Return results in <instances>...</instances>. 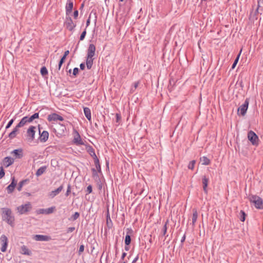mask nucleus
Masks as SVG:
<instances>
[{
	"instance_id": "1",
	"label": "nucleus",
	"mask_w": 263,
	"mask_h": 263,
	"mask_svg": "<svg viewBox=\"0 0 263 263\" xmlns=\"http://www.w3.org/2000/svg\"><path fill=\"white\" fill-rule=\"evenodd\" d=\"M3 219L11 226H13L14 222V217L11 209L7 208L2 209Z\"/></svg>"
},
{
	"instance_id": "2",
	"label": "nucleus",
	"mask_w": 263,
	"mask_h": 263,
	"mask_svg": "<svg viewBox=\"0 0 263 263\" xmlns=\"http://www.w3.org/2000/svg\"><path fill=\"white\" fill-rule=\"evenodd\" d=\"M250 202H253L256 208L258 209H263V202L262 199L256 195H251L249 197Z\"/></svg>"
},
{
	"instance_id": "3",
	"label": "nucleus",
	"mask_w": 263,
	"mask_h": 263,
	"mask_svg": "<svg viewBox=\"0 0 263 263\" xmlns=\"http://www.w3.org/2000/svg\"><path fill=\"white\" fill-rule=\"evenodd\" d=\"M32 209V205L30 202H27L25 204H22L17 207L16 210L20 214H24L30 211Z\"/></svg>"
},
{
	"instance_id": "4",
	"label": "nucleus",
	"mask_w": 263,
	"mask_h": 263,
	"mask_svg": "<svg viewBox=\"0 0 263 263\" xmlns=\"http://www.w3.org/2000/svg\"><path fill=\"white\" fill-rule=\"evenodd\" d=\"M249 104V99L247 98L245 100L243 104H242L241 105H240L238 107V110H237L238 115H239V116L241 115L242 116H244L246 115L247 110L248 108Z\"/></svg>"
},
{
	"instance_id": "5",
	"label": "nucleus",
	"mask_w": 263,
	"mask_h": 263,
	"mask_svg": "<svg viewBox=\"0 0 263 263\" xmlns=\"http://www.w3.org/2000/svg\"><path fill=\"white\" fill-rule=\"evenodd\" d=\"M41 128L40 125H38V129H39V140L42 143H44L46 142L49 138V133L46 130H43L41 132Z\"/></svg>"
},
{
	"instance_id": "6",
	"label": "nucleus",
	"mask_w": 263,
	"mask_h": 263,
	"mask_svg": "<svg viewBox=\"0 0 263 263\" xmlns=\"http://www.w3.org/2000/svg\"><path fill=\"white\" fill-rule=\"evenodd\" d=\"M248 138L252 145H257L258 144V137L253 131L250 130L248 133Z\"/></svg>"
},
{
	"instance_id": "7",
	"label": "nucleus",
	"mask_w": 263,
	"mask_h": 263,
	"mask_svg": "<svg viewBox=\"0 0 263 263\" xmlns=\"http://www.w3.org/2000/svg\"><path fill=\"white\" fill-rule=\"evenodd\" d=\"M0 241L2 243V247L1 248V251L3 252H5L7 250L8 239L7 237L5 235H2L0 237Z\"/></svg>"
},
{
	"instance_id": "8",
	"label": "nucleus",
	"mask_w": 263,
	"mask_h": 263,
	"mask_svg": "<svg viewBox=\"0 0 263 263\" xmlns=\"http://www.w3.org/2000/svg\"><path fill=\"white\" fill-rule=\"evenodd\" d=\"M36 127L34 126H30L27 130V137L30 141H33L35 138Z\"/></svg>"
},
{
	"instance_id": "9",
	"label": "nucleus",
	"mask_w": 263,
	"mask_h": 263,
	"mask_svg": "<svg viewBox=\"0 0 263 263\" xmlns=\"http://www.w3.org/2000/svg\"><path fill=\"white\" fill-rule=\"evenodd\" d=\"M47 119L49 122H51L52 121H57V120L62 121L64 120V118L62 116L59 115L58 114H57L56 113H52V114L49 115L48 116Z\"/></svg>"
},
{
	"instance_id": "10",
	"label": "nucleus",
	"mask_w": 263,
	"mask_h": 263,
	"mask_svg": "<svg viewBox=\"0 0 263 263\" xmlns=\"http://www.w3.org/2000/svg\"><path fill=\"white\" fill-rule=\"evenodd\" d=\"M33 238L36 241H48L51 240L49 236L38 234L34 235Z\"/></svg>"
},
{
	"instance_id": "11",
	"label": "nucleus",
	"mask_w": 263,
	"mask_h": 263,
	"mask_svg": "<svg viewBox=\"0 0 263 263\" xmlns=\"http://www.w3.org/2000/svg\"><path fill=\"white\" fill-rule=\"evenodd\" d=\"M55 209V206H51L47 209H41L37 211L38 214H50L52 213Z\"/></svg>"
},
{
	"instance_id": "12",
	"label": "nucleus",
	"mask_w": 263,
	"mask_h": 263,
	"mask_svg": "<svg viewBox=\"0 0 263 263\" xmlns=\"http://www.w3.org/2000/svg\"><path fill=\"white\" fill-rule=\"evenodd\" d=\"M11 179L12 181L11 183L6 188L8 194L12 193L13 192L14 188L17 184V182L15 180L14 177H12Z\"/></svg>"
},
{
	"instance_id": "13",
	"label": "nucleus",
	"mask_w": 263,
	"mask_h": 263,
	"mask_svg": "<svg viewBox=\"0 0 263 263\" xmlns=\"http://www.w3.org/2000/svg\"><path fill=\"white\" fill-rule=\"evenodd\" d=\"M96 49V47L93 44H89L87 50V57L89 58H93L95 54Z\"/></svg>"
},
{
	"instance_id": "14",
	"label": "nucleus",
	"mask_w": 263,
	"mask_h": 263,
	"mask_svg": "<svg viewBox=\"0 0 263 263\" xmlns=\"http://www.w3.org/2000/svg\"><path fill=\"white\" fill-rule=\"evenodd\" d=\"M66 20L67 21L65 23V25L67 28L70 31H72L76 27V25L74 24L71 17H66Z\"/></svg>"
},
{
	"instance_id": "15",
	"label": "nucleus",
	"mask_w": 263,
	"mask_h": 263,
	"mask_svg": "<svg viewBox=\"0 0 263 263\" xmlns=\"http://www.w3.org/2000/svg\"><path fill=\"white\" fill-rule=\"evenodd\" d=\"M73 7V3L71 0H67L65 7L66 14L69 15L72 12Z\"/></svg>"
},
{
	"instance_id": "16",
	"label": "nucleus",
	"mask_w": 263,
	"mask_h": 263,
	"mask_svg": "<svg viewBox=\"0 0 263 263\" xmlns=\"http://www.w3.org/2000/svg\"><path fill=\"white\" fill-rule=\"evenodd\" d=\"M11 154L14 155L16 159H21L23 157V152L22 148L13 150Z\"/></svg>"
},
{
	"instance_id": "17",
	"label": "nucleus",
	"mask_w": 263,
	"mask_h": 263,
	"mask_svg": "<svg viewBox=\"0 0 263 263\" xmlns=\"http://www.w3.org/2000/svg\"><path fill=\"white\" fill-rule=\"evenodd\" d=\"M133 231L130 228L127 229V234L125 238V244L126 246H129L131 242V237L130 234L132 233Z\"/></svg>"
},
{
	"instance_id": "18",
	"label": "nucleus",
	"mask_w": 263,
	"mask_h": 263,
	"mask_svg": "<svg viewBox=\"0 0 263 263\" xmlns=\"http://www.w3.org/2000/svg\"><path fill=\"white\" fill-rule=\"evenodd\" d=\"M75 133L76 135L74 137L73 142L77 145H83L84 142L82 140L79 133L77 130H75Z\"/></svg>"
},
{
	"instance_id": "19",
	"label": "nucleus",
	"mask_w": 263,
	"mask_h": 263,
	"mask_svg": "<svg viewBox=\"0 0 263 263\" xmlns=\"http://www.w3.org/2000/svg\"><path fill=\"white\" fill-rule=\"evenodd\" d=\"M13 162L14 159L10 157H6L3 160V164L6 167H7L12 164Z\"/></svg>"
},
{
	"instance_id": "20",
	"label": "nucleus",
	"mask_w": 263,
	"mask_h": 263,
	"mask_svg": "<svg viewBox=\"0 0 263 263\" xmlns=\"http://www.w3.org/2000/svg\"><path fill=\"white\" fill-rule=\"evenodd\" d=\"M20 252L22 254L28 256H31L32 255L31 251L25 245L21 247Z\"/></svg>"
},
{
	"instance_id": "21",
	"label": "nucleus",
	"mask_w": 263,
	"mask_h": 263,
	"mask_svg": "<svg viewBox=\"0 0 263 263\" xmlns=\"http://www.w3.org/2000/svg\"><path fill=\"white\" fill-rule=\"evenodd\" d=\"M209 181V179L206 176H204L202 178V184H203V190L205 193H208L207 187L208 185V183Z\"/></svg>"
},
{
	"instance_id": "22",
	"label": "nucleus",
	"mask_w": 263,
	"mask_h": 263,
	"mask_svg": "<svg viewBox=\"0 0 263 263\" xmlns=\"http://www.w3.org/2000/svg\"><path fill=\"white\" fill-rule=\"evenodd\" d=\"M63 189V185L60 186L58 189H57L56 190H55L54 191H52V192H51L50 193V194H49L50 197L52 198H54L55 196L58 195L62 191Z\"/></svg>"
},
{
	"instance_id": "23",
	"label": "nucleus",
	"mask_w": 263,
	"mask_h": 263,
	"mask_svg": "<svg viewBox=\"0 0 263 263\" xmlns=\"http://www.w3.org/2000/svg\"><path fill=\"white\" fill-rule=\"evenodd\" d=\"M84 113L87 120L89 121H91V116L90 109L87 107H84Z\"/></svg>"
},
{
	"instance_id": "24",
	"label": "nucleus",
	"mask_w": 263,
	"mask_h": 263,
	"mask_svg": "<svg viewBox=\"0 0 263 263\" xmlns=\"http://www.w3.org/2000/svg\"><path fill=\"white\" fill-rule=\"evenodd\" d=\"M29 180L28 179H25V180H23L20 181L18 183L17 187V190L18 191H21L22 189L23 186L24 185L29 183Z\"/></svg>"
},
{
	"instance_id": "25",
	"label": "nucleus",
	"mask_w": 263,
	"mask_h": 263,
	"mask_svg": "<svg viewBox=\"0 0 263 263\" xmlns=\"http://www.w3.org/2000/svg\"><path fill=\"white\" fill-rule=\"evenodd\" d=\"M47 169L46 166H43L40 167L36 171L35 175L37 177L40 176L44 174Z\"/></svg>"
},
{
	"instance_id": "26",
	"label": "nucleus",
	"mask_w": 263,
	"mask_h": 263,
	"mask_svg": "<svg viewBox=\"0 0 263 263\" xmlns=\"http://www.w3.org/2000/svg\"><path fill=\"white\" fill-rule=\"evenodd\" d=\"M28 123L27 116L24 117L20 122L18 123V124L16 125L17 127H21L24 126L26 123Z\"/></svg>"
},
{
	"instance_id": "27",
	"label": "nucleus",
	"mask_w": 263,
	"mask_h": 263,
	"mask_svg": "<svg viewBox=\"0 0 263 263\" xmlns=\"http://www.w3.org/2000/svg\"><path fill=\"white\" fill-rule=\"evenodd\" d=\"M198 212L196 210L193 209V216H192V224L193 226H195V223L198 218Z\"/></svg>"
},
{
	"instance_id": "28",
	"label": "nucleus",
	"mask_w": 263,
	"mask_h": 263,
	"mask_svg": "<svg viewBox=\"0 0 263 263\" xmlns=\"http://www.w3.org/2000/svg\"><path fill=\"white\" fill-rule=\"evenodd\" d=\"M18 127H17V126H16L15 127V128L13 129V130L11 133H9L8 137L10 139H13L14 138H15L16 137V133L18 131Z\"/></svg>"
},
{
	"instance_id": "29",
	"label": "nucleus",
	"mask_w": 263,
	"mask_h": 263,
	"mask_svg": "<svg viewBox=\"0 0 263 263\" xmlns=\"http://www.w3.org/2000/svg\"><path fill=\"white\" fill-rule=\"evenodd\" d=\"M93 59L92 58H89L87 57L86 64L88 69H90L92 67L93 64Z\"/></svg>"
},
{
	"instance_id": "30",
	"label": "nucleus",
	"mask_w": 263,
	"mask_h": 263,
	"mask_svg": "<svg viewBox=\"0 0 263 263\" xmlns=\"http://www.w3.org/2000/svg\"><path fill=\"white\" fill-rule=\"evenodd\" d=\"M88 152L94 160H95L96 158H98L95 153V149L91 146H89L88 149Z\"/></svg>"
},
{
	"instance_id": "31",
	"label": "nucleus",
	"mask_w": 263,
	"mask_h": 263,
	"mask_svg": "<svg viewBox=\"0 0 263 263\" xmlns=\"http://www.w3.org/2000/svg\"><path fill=\"white\" fill-rule=\"evenodd\" d=\"M200 161L203 165H209L210 163V160L206 157L203 156L200 158Z\"/></svg>"
},
{
	"instance_id": "32",
	"label": "nucleus",
	"mask_w": 263,
	"mask_h": 263,
	"mask_svg": "<svg viewBox=\"0 0 263 263\" xmlns=\"http://www.w3.org/2000/svg\"><path fill=\"white\" fill-rule=\"evenodd\" d=\"M57 149V146L55 145H51V146H48L46 148V151L47 153H53Z\"/></svg>"
},
{
	"instance_id": "33",
	"label": "nucleus",
	"mask_w": 263,
	"mask_h": 263,
	"mask_svg": "<svg viewBox=\"0 0 263 263\" xmlns=\"http://www.w3.org/2000/svg\"><path fill=\"white\" fill-rule=\"evenodd\" d=\"M94 162L98 171L99 172H100L101 171V168L99 159L98 158H96V159L94 160Z\"/></svg>"
},
{
	"instance_id": "34",
	"label": "nucleus",
	"mask_w": 263,
	"mask_h": 263,
	"mask_svg": "<svg viewBox=\"0 0 263 263\" xmlns=\"http://www.w3.org/2000/svg\"><path fill=\"white\" fill-rule=\"evenodd\" d=\"M239 214H240L239 219H240V221L243 222L246 219V214L245 212L241 210Z\"/></svg>"
},
{
	"instance_id": "35",
	"label": "nucleus",
	"mask_w": 263,
	"mask_h": 263,
	"mask_svg": "<svg viewBox=\"0 0 263 263\" xmlns=\"http://www.w3.org/2000/svg\"><path fill=\"white\" fill-rule=\"evenodd\" d=\"M168 223V220H167L165 222V224L162 228V235L163 236H165V235L166 234V232H167V225Z\"/></svg>"
},
{
	"instance_id": "36",
	"label": "nucleus",
	"mask_w": 263,
	"mask_h": 263,
	"mask_svg": "<svg viewBox=\"0 0 263 263\" xmlns=\"http://www.w3.org/2000/svg\"><path fill=\"white\" fill-rule=\"evenodd\" d=\"M90 249H91V254H95L96 255H98V254L99 253V251L98 250H96L94 244H91V245Z\"/></svg>"
},
{
	"instance_id": "37",
	"label": "nucleus",
	"mask_w": 263,
	"mask_h": 263,
	"mask_svg": "<svg viewBox=\"0 0 263 263\" xmlns=\"http://www.w3.org/2000/svg\"><path fill=\"white\" fill-rule=\"evenodd\" d=\"M258 8H260V11H263V0L257 1Z\"/></svg>"
},
{
	"instance_id": "38",
	"label": "nucleus",
	"mask_w": 263,
	"mask_h": 263,
	"mask_svg": "<svg viewBox=\"0 0 263 263\" xmlns=\"http://www.w3.org/2000/svg\"><path fill=\"white\" fill-rule=\"evenodd\" d=\"M41 73L42 76H45L48 74V70L45 67H42L41 69Z\"/></svg>"
},
{
	"instance_id": "39",
	"label": "nucleus",
	"mask_w": 263,
	"mask_h": 263,
	"mask_svg": "<svg viewBox=\"0 0 263 263\" xmlns=\"http://www.w3.org/2000/svg\"><path fill=\"white\" fill-rule=\"evenodd\" d=\"M196 161L195 160H192L190 162L189 165H188V168L190 170H193L195 166Z\"/></svg>"
},
{
	"instance_id": "40",
	"label": "nucleus",
	"mask_w": 263,
	"mask_h": 263,
	"mask_svg": "<svg viewBox=\"0 0 263 263\" xmlns=\"http://www.w3.org/2000/svg\"><path fill=\"white\" fill-rule=\"evenodd\" d=\"M80 216V214L78 212H75L74 214H73L71 217L70 220L73 221L77 219Z\"/></svg>"
},
{
	"instance_id": "41",
	"label": "nucleus",
	"mask_w": 263,
	"mask_h": 263,
	"mask_svg": "<svg viewBox=\"0 0 263 263\" xmlns=\"http://www.w3.org/2000/svg\"><path fill=\"white\" fill-rule=\"evenodd\" d=\"M239 56H240V53L238 54V55H237V57H236V58L235 59L232 66V67L231 68L232 69H234L235 67H236L238 62V60H239Z\"/></svg>"
},
{
	"instance_id": "42",
	"label": "nucleus",
	"mask_w": 263,
	"mask_h": 263,
	"mask_svg": "<svg viewBox=\"0 0 263 263\" xmlns=\"http://www.w3.org/2000/svg\"><path fill=\"white\" fill-rule=\"evenodd\" d=\"M65 59H66L65 58V57L64 58L62 57V58L61 59V60H60V62L59 63V64H58V70H60L62 64L65 62Z\"/></svg>"
},
{
	"instance_id": "43",
	"label": "nucleus",
	"mask_w": 263,
	"mask_h": 263,
	"mask_svg": "<svg viewBox=\"0 0 263 263\" xmlns=\"http://www.w3.org/2000/svg\"><path fill=\"white\" fill-rule=\"evenodd\" d=\"M86 29L82 32V33H81V35H80V41H82L84 39L85 36H86Z\"/></svg>"
},
{
	"instance_id": "44",
	"label": "nucleus",
	"mask_w": 263,
	"mask_h": 263,
	"mask_svg": "<svg viewBox=\"0 0 263 263\" xmlns=\"http://www.w3.org/2000/svg\"><path fill=\"white\" fill-rule=\"evenodd\" d=\"M84 246L83 245H81L80 246V248H79V249L78 250V254L79 255H80L84 251Z\"/></svg>"
},
{
	"instance_id": "45",
	"label": "nucleus",
	"mask_w": 263,
	"mask_h": 263,
	"mask_svg": "<svg viewBox=\"0 0 263 263\" xmlns=\"http://www.w3.org/2000/svg\"><path fill=\"white\" fill-rule=\"evenodd\" d=\"M14 121V119H11L9 122L8 123L7 125H6V129H8L9 128V127H10V126L12 125V124H13V122Z\"/></svg>"
},
{
	"instance_id": "46",
	"label": "nucleus",
	"mask_w": 263,
	"mask_h": 263,
	"mask_svg": "<svg viewBox=\"0 0 263 263\" xmlns=\"http://www.w3.org/2000/svg\"><path fill=\"white\" fill-rule=\"evenodd\" d=\"M92 191V186L91 185H89L87 187V189H86V192H87V194H89L90 193H91Z\"/></svg>"
},
{
	"instance_id": "47",
	"label": "nucleus",
	"mask_w": 263,
	"mask_h": 263,
	"mask_svg": "<svg viewBox=\"0 0 263 263\" xmlns=\"http://www.w3.org/2000/svg\"><path fill=\"white\" fill-rule=\"evenodd\" d=\"M70 192H71V186L70 184H68V185L67 186V191L65 193V196L67 197L68 196Z\"/></svg>"
},
{
	"instance_id": "48",
	"label": "nucleus",
	"mask_w": 263,
	"mask_h": 263,
	"mask_svg": "<svg viewBox=\"0 0 263 263\" xmlns=\"http://www.w3.org/2000/svg\"><path fill=\"white\" fill-rule=\"evenodd\" d=\"M92 172V176L93 177H99L98 174L95 168H92L91 169Z\"/></svg>"
},
{
	"instance_id": "49",
	"label": "nucleus",
	"mask_w": 263,
	"mask_h": 263,
	"mask_svg": "<svg viewBox=\"0 0 263 263\" xmlns=\"http://www.w3.org/2000/svg\"><path fill=\"white\" fill-rule=\"evenodd\" d=\"M79 71V69L78 68H77V67L74 68V69L73 70V73H72L73 75L76 77L78 74Z\"/></svg>"
},
{
	"instance_id": "50",
	"label": "nucleus",
	"mask_w": 263,
	"mask_h": 263,
	"mask_svg": "<svg viewBox=\"0 0 263 263\" xmlns=\"http://www.w3.org/2000/svg\"><path fill=\"white\" fill-rule=\"evenodd\" d=\"M5 176V172L3 167H1L0 170V179L2 178Z\"/></svg>"
},
{
	"instance_id": "51",
	"label": "nucleus",
	"mask_w": 263,
	"mask_h": 263,
	"mask_svg": "<svg viewBox=\"0 0 263 263\" xmlns=\"http://www.w3.org/2000/svg\"><path fill=\"white\" fill-rule=\"evenodd\" d=\"M91 14H92V12L89 14V17H88V18L87 19V20L86 21V27H87L89 25V24H90V17H91Z\"/></svg>"
},
{
	"instance_id": "52",
	"label": "nucleus",
	"mask_w": 263,
	"mask_h": 263,
	"mask_svg": "<svg viewBox=\"0 0 263 263\" xmlns=\"http://www.w3.org/2000/svg\"><path fill=\"white\" fill-rule=\"evenodd\" d=\"M27 119L28 123H30L32 122L33 120H34V119L33 118L32 115L30 117L27 116Z\"/></svg>"
},
{
	"instance_id": "53",
	"label": "nucleus",
	"mask_w": 263,
	"mask_h": 263,
	"mask_svg": "<svg viewBox=\"0 0 263 263\" xmlns=\"http://www.w3.org/2000/svg\"><path fill=\"white\" fill-rule=\"evenodd\" d=\"M79 14V12L77 10H74L73 12V17L75 19H77L78 18Z\"/></svg>"
},
{
	"instance_id": "54",
	"label": "nucleus",
	"mask_w": 263,
	"mask_h": 263,
	"mask_svg": "<svg viewBox=\"0 0 263 263\" xmlns=\"http://www.w3.org/2000/svg\"><path fill=\"white\" fill-rule=\"evenodd\" d=\"M75 230L74 227H69L68 228L67 230V233H71L72 232Z\"/></svg>"
},
{
	"instance_id": "55",
	"label": "nucleus",
	"mask_w": 263,
	"mask_h": 263,
	"mask_svg": "<svg viewBox=\"0 0 263 263\" xmlns=\"http://www.w3.org/2000/svg\"><path fill=\"white\" fill-rule=\"evenodd\" d=\"M116 122H118L121 120L120 115L119 114H116Z\"/></svg>"
},
{
	"instance_id": "56",
	"label": "nucleus",
	"mask_w": 263,
	"mask_h": 263,
	"mask_svg": "<svg viewBox=\"0 0 263 263\" xmlns=\"http://www.w3.org/2000/svg\"><path fill=\"white\" fill-rule=\"evenodd\" d=\"M97 185H98V189L99 190H101L102 189V183L100 181L98 182Z\"/></svg>"
},
{
	"instance_id": "57",
	"label": "nucleus",
	"mask_w": 263,
	"mask_h": 263,
	"mask_svg": "<svg viewBox=\"0 0 263 263\" xmlns=\"http://www.w3.org/2000/svg\"><path fill=\"white\" fill-rule=\"evenodd\" d=\"M32 116L34 119H37L39 117V114L38 112H35L33 115H32Z\"/></svg>"
},
{
	"instance_id": "58",
	"label": "nucleus",
	"mask_w": 263,
	"mask_h": 263,
	"mask_svg": "<svg viewBox=\"0 0 263 263\" xmlns=\"http://www.w3.org/2000/svg\"><path fill=\"white\" fill-rule=\"evenodd\" d=\"M69 50L65 51L64 52V54L62 57H63V58L65 57V58L66 59V57L69 54Z\"/></svg>"
},
{
	"instance_id": "59",
	"label": "nucleus",
	"mask_w": 263,
	"mask_h": 263,
	"mask_svg": "<svg viewBox=\"0 0 263 263\" xmlns=\"http://www.w3.org/2000/svg\"><path fill=\"white\" fill-rule=\"evenodd\" d=\"M80 67L81 70H84L85 67V65L84 63H81L80 65Z\"/></svg>"
},
{
	"instance_id": "60",
	"label": "nucleus",
	"mask_w": 263,
	"mask_h": 263,
	"mask_svg": "<svg viewBox=\"0 0 263 263\" xmlns=\"http://www.w3.org/2000/svg\"><path fill=\"white\" fill-rule=\"evenodd\" d=\"M185 235L184 234L183 237H182L181 239V245H182L183 243L184 242L185 240Z\"/></svg>"
},
{
	"instance_id": "61",
	"label": "nucleus",
	"mask_w": 263,
	"mask_h": 263,
	"mask_svg": "<svg viewBox=\"0 0 263 263\" xmlns=\"http://www.w3.org/2000/svg\"><path fill=\"white\" fill-rule=\"evenodd\" d=\"M139 259L138 255L134 259L132 263H135Z\"/></svg>"
},
{
	"instance_id": "62",
	"label": "nucleus",
	"mask_w": 263,
	"mask_h": 263,
	"mask_svg": "<svg viewBox=\"0 0 263 263\" xmlns=\"http://www.w3.org/2000/svg\"><path fill=\"white\" fill-rule=\"evenodd\" d=\"M138 85H139V82H135L134 84L135 89H136L138 87Z\"/></svg>"
},
{
	"instance_id": "63",
	"label": "nucleus",
	"mask_w": 263,
	"mask_h": 263,
	"mask_svg": "<svg viewBox=\"0 0 263 263\" xmlns=\"http://www.w3.org/2000/svg\"><path fill=\"white\" fill-rule=\"evenodd\" d=\"M259 10H260V8H258L257 7L254 13L255 15H257V14L259 13Z\"/></svg>"
},
{
	"instance_id": "64",
	"label": "nucleus",
	"mask_w": 263,
	"mask_h": 263,
	"mask_svg": "<svg viewBox=\"0 0 263 263\" xmlns=\"http://www.w3.org/2000/svg\"><path fill=\"white\" fill-rule=\"evenodd\" d=\"M126 253L125 252H123L122 254L121 259H124V257L126 256Z\"/></svg>"
}]
</instances>
